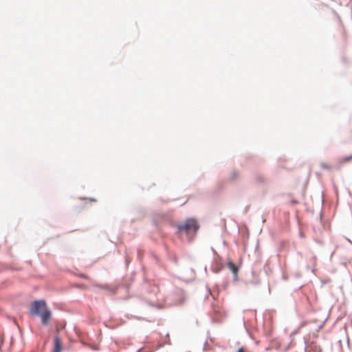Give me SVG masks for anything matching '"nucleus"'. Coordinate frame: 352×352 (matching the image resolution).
Instances as JSON below:
<instances>
[{"mask_svg": "<svg viewBox=\"0 0 352 352\" xmlns=\"http://www.w3.org/2000/svg\"><path fill=\"white\" fill-rule=\"evenodd\" d=\"M164 346V344H160L159 346V348L162 347Z\"/></svg>", "mask_w": 352, "mask_h": 352, "instance_id": "obj_33", "label": "nucleus"}, {"mask_svg": "<svg viewBox=\"0 0 352 352\" xmlns=\"http://www.w3.org/2000/svg\"><path fill=\"white\" fill-rule=\"evenodd\" d=\"M170 340H168V342H167V344H170Z\"/></svg>", "mask_w": 352, "mask_h": 352, "instance_id": "obj_37", "label": "nucleus"}, {"mask_svg": "<svg viewBox=\"0 0 352 352\" xmlns=\"http://www.w3.org/2000/svg\"><path fill=\"white\" fill-rule=\"evenodd\" d=\"M320 166L322 168L326 169V170H330L332 168L331 166H329V164H327L325 162H322L320 164Z\"/></svg>", "mask_w": 352, "mask_h": 352, "instance_id": "obj_14", "label": "nucleus"}, {"mask_svg": "<svg viewBox=\"0 0 352 352\" xmlns=\"http://www.w3.org/2000/svg\"><path fill=\"white\" fill-rule=\"evenodd\" d=\"M305 352H322V349L320 346L316 344L315 341H312L309 346L305 348Z\"/></svg>", "mask_w": 352, "mask_h": 352, "instance_id": "obj_8", "label": "nucleus"}, {"mask_svg": "<svg viewBox=\"0 0 352 352\" xmlns=\"http://www.w3.org/2000/svg\"><path fill=\"white\" fill-rule=\"evenodd\" d=\"M90 200H91V201H96V200L95 199H94V198L90 199Z\"/></svg>", "mask_w": 352, "mask_h": 352, "instance_id": "obj_31", "label": "nucleus"}, {"mask_svg": "<svg viewBox=\"0 0 352 352\" xmlns=\"http://www.w3.org/2000/svg\"><path fill=\"white\" fill-rule=\"evenodd\" d=\"M292 343V342H290V344H289L285 347V351H288V350L289 349V348H290V346H291Z\"/></svg>", "mask_w": 352, "mask_h": 352, "instance_id": "obj_23", "label": "nucleus"}, {"mask_svg": "<svg viewBox=\"0 0 352 352\" xmlns=\"http://www.w3.org/2000/svg\"><path fill=\"white\" fill-rule=\"evenodd\" d=\"M351 160H352V154L340 158L339 162L342 164L344 163H347Z\"/></svg>", "mask_w": 352, "mask_h": 352, "instance_id": "obj_11", "label": "nucleus"}, {"mask_svg": "<svg viewBox=\"0 0 352 352\" xmlns=\"http://www.w3.org/2000/svg\"><path fill=\"white\" fill-rule=\"evenodd\" d=\"M327 320H328V317H327V318L324 320V321L322 322V323L321 324H320V325L318 327L317 330H316L317 331H320V330L323 328L324 324V323L327 322Z\"/></svg>", "mask_w": 352, "mask_h": 352, "instance_id": "obj_15", "label": "nucleus"}, {"mask_svg": "<svg viewBox=\"0 0 352 352\" xmlns=\"http://www.w3.org/2000/svg\"><path fill=\"white\" fill-rule=\"evenodd\" d=\"M209 295H210L214 300H216L218 296V293L217 294H213L211 289L208 287H207V295L206 298H208Z\"/></svg>", "mask_w": 352, "mask_h": 352, "instance_id": "obj_12", "label": "nucleus"}, {"mask_svg": "<svg viewBox=\"0 0 352 352\" xmlns=\"http://www.w3.org/2000/svg\"><path fill=\"white\" fill-rule=\"evenodd\" d=\"M199 228L200 225L197 219L188 217L177 225L176 233L186 234L189 243H191L195 238Z\"/></svg>", "mask_w": 352, "mask_h": 352, "instance_id": "obj_2", "label": "nucleus"}, {"mask_svg": "<svg viewBox=\"0 0 352 352\" xmlns=\"http://www.w3.org/2000/svg\"><path fill=\"white\" fill-rule=\"evenodd\" d=\"M247 210H248V206L245 208V212H246Z\"/></svg>", "mask_w": 352, "mask_h": 352, "instance_id": "obj_36", "label": "nucleus"}, {"mask_svg": "<svg viewBox=\"0 0 352 352\" xmlns=\"http://www.w3.org/2000/svg\"><path fill=\"white\" fill-rule=\"evenodd\" d=\"M224 268V264L223 263V258L220 255H217V258H215L214 261L211 265V270L215 274L219 273Z\"/></svg>", "mask_w": 352, "mask_h": 352, "instance_id": "obj_4", "label": "nucleus"}, {"mask_svg": "<svg viewBox=\"0 0 352 352\" xmlns=\"http://www.w3.org/2000/svg\"><path fill=\"white\" fill-rule=\"evenodd\" d=\"M143 349L142 348L139 349L137 352H142Z\"/></svg>", "mask_w": 352, "mask_h": 352, "instance_id": "obj_28", "label": "nucleus"}, {"mask_svg": "<svg viewBox=\"0 0 352 352\" xmlns=\"http://www.w3.org/2000/svg\"><path fill=\"white\" fill-rule=\"evenodd\" d=\"M122 285L124 286L127 289L130 287V285L128 283H123V284L118 285L117 286H116L114 287H111L107 284H100L98 285V287L102 289L108 290V291L112 292L113 294H116L118 289Z\"/></svg>", "mask_w": 352, "mask_h": 352, "instance_id": "obj_6", "label": "nucleus"}, {"mask_svg": "<svg viewBox=\"0 0 352 352\" xmlns=\"http://www.w3.org/2000/svg\"><path fill=\"white\" fill-rule=\"evenodd\" d=\"M29 314L32 317H39L44 327L50 324L52 317V312L45 299L32 300L29 308Z\"/></svg>", "mask_w": 352, "mask_h": 352, "instance_id": "obj_1", "label": "nucleus"}, {"mask_svg": "<svg viewBox=\"0 0 352 352\" xmlns=\"http://www.w3.org/2000/svg\"><path fill=\"white\" fill-rule=\"evenodd\" d=\"M341 165H339L336 167L337 169H339L340 168Z\"/></svg>", "mask_w": 352, "mask_h": 352, "instance_id": "obj_34", "label": "nucleus"}, {"mask_svg": "<svg viewBox=\"0 0 352 352\" xmlns=\"http://www.w3.org/2000/svg\"><path fill=\"white\" fill-rule=\"evenodd\" d=\"M347 239V241H348L351 244H352V241H351L350 239Z\"/></svg>", "mask_w": 352, "mask_h": 352, "instance_id": "obj_32", "label": "nucleus"}, {"mask_svg": "<svg viewBox=\"0 0 352 352\" xmlns=\"http://www.w3.org/2000/svg\"><path fill=\"white\" fill-rule=\"evenodd\" d=\"M80 276L81 278H85V279H87V278H88L87 275H86L85 274H80Z\"/></svg>", "mask_w": 352, "mask_h": 352, "instance_id": "obj_22", "label": "nucleus"}, {"mask_svg": "<svg viewBox=\"0 0 352 352\" xmlns=\"http://www.w3.org/2000/svg\"><path fill=\"white\" fill-rule=\"evenodd\" d=\"M291 204H292V205H296V204H298V201L296 199H295V198L292 199H291Z\"/></svg>", "mask_w": 352, "mask_h": 352, "instance_id": "obj_20", "label": "nucleus"}, {"mask_svg": "<svg viewBox=\"0 0 352 352\" xmlns=\"http://www.w3.org/2000/svg\"><path fill=\"white\" fill-rule=\"evenodd\" d=\"M304 342H305V345L307 346V340H306V339H304Z\"/></svg>", "mask_w": 352, "mask_h": 352, "instance_id": "obj_30", "label": "nucleus"}, {"mask_svg": "<svg viewBox=\"0 0 352 352\" xmlns=\"http://www.w3.org/2000/svg\"><path fill=\"white\" fill-rule=\"evenodd\" d=\"M131 261V258L127 255H126V256H125V264H126V266L129 264Z\"/></svg>", "mask_w": 352, "mask_h": 352, "instance_id": "obj_19", "label": "nucleus"}, {"mask_svg": "<svg viewBox=\"0 0 352 352\" xmlns=\"http://www.w3.org/2000/svg\"><path fill=\"white\" fill-rule=\"evenodd\" d=\"M219 321H220L219 319L216 316H212L211 318L212 323H217V322H219Z\"/></svg>", "mask_w": 352, "mask_h": 352, "instance_id": "obj_16", "label": "nucleus"}, {"mask_svg": "<svg viewBox=\"0 0 352 352\" xmlns=\"http://www.w3.org/2000/svg\"><path fill=\"white\" fill-rule=\"evenodd\" d=\"M254 179L255 180V182L258 184H264L267 181L265 176L259 173H254Z\"/></svg>", "mask_w": 352, "mask_h": 352, "instance_id": "obj_9", "label": "nucleus"}, {"mask_svg": "<svg viewBox=\"0 0 352 352\" xmlns=\"http://www.w3.org/2000/svg\"><path fill=\"white\" fill-rule=\"evenodd\" d=\"M297 333H298V331H297V330H296V331H293V332L291 333V336H292V335H294V334Z\"/></svg>", "mask_w": 352, "mask_h": 352, "instance_id": "obj_26", "label": "nucleus"}, {"mask_svg": "<svg viewBox=\"0 0 352 352\" xmlns=\"http://www.w3.org/2000/svg\"><path fill=\"white\" fill-rule=\"evenodd\" d=\"M137 254H138V258L141 259L142 256H143L142 252L140 250L138 249V251H137Z\"/></svg>", "mask_w": 352, "mask_h": 352, "instance_id": "obj_18", "label": "nucleus"}, {"mask_svg": "<svg viewBox=\"0 0 352 352\" xmlns=\"http://www.w3.org/2000/svg\"><path fill=\"white\" fill-rule=\"evenodd\" d=\"M157 290H158V288H157V287H155L153 288V292H156V291H157Z\"/></svg>", "mask_w": 352, "mask_h": 352, "instance_id": "obj_27", "label": "nucleus"}, {"mask_svg": "<svg viewBox=\"0 0 352 352\" xmlns=\"http://www.w3.org/2000/svg\"><path fill=\"white\" fill-rule=\"evenodd\" d=\"M153 224L155 226V228H157V221L155 219H153Z\"/></svg>", "mask_w": 352, "mask_h": 352, "instance_id": "obj_25", "label": "nucleus"}, {"mask_svg": "<svg viewBox=\"0 0 352 352\" xmlns=\"http://www.w3.org/2000/svg\"><path fill=\"white\" fill-rule=\"evenodd\" d=\"M184 298H179L178 300L173 301L170 298H166L164 302L149 300L148 303L153 307H156L158 309H163L168 307L182 305L184 303Z\"/></svg>", "mask_w": 352, "mask_h": 352, "instance_id": "obj_3", "label": "nucleus"}, {"mask_svg": "<svg viewBox=\"0 0 352 352\" xmlns=\"http://www.w3.org/2000/svg\"><path fill=\"white\" fill-rule=\"evenodd\" d=\"M211 250H212V252L214 254V255L216 256V258H217V255H219L217 252V251L214 250V248H211Z\"/></svg>", "mask_w": 352, "mask_h": 352, "instance_id": "obj_21", "label": "nucleus"}, {"mask_svg": "<svg viewBox=\"0 0 352 352\" xmlns=\"http://www.w3.org/2000/svg\"><path fill=\"white\" fill-rule=\"evenodd\" d=\"M212 309L213 314L214 315H216L217 316L221 317L223 316V311L221 310L219 307L216 305L215 304H214V303L212 304Z\"/></svg>", "mask_w": 352, "mask_h": 352, "instance_id": "obj_10", "label": "nucleus"}, {"mask_svg": "<svg viewBox=\"0 0 352 352\" xmlns=\"http://www.w3.org/2000/svg\"><path fill=\"white\" fill-rule=\"evenodd\" d=\"M63 343L61 338L58 336H55L53 339V348L52 352H62Z\"/></svg>", "mask_w": 352, "mask_h": 352, "instance_id": "obj_7", "label": "nucleus"}, {"mask_svg": "<svg viewBox=\"0 0 352 352\" xmlns=\"http://www.w3.org/2000/svg\"><path fill=\"white\" fill-rule=\"evenodd\" d=\"M320 219H322V212H320Z\"/></svg>", "mask_w": 352, "mask_h": 352, "instance_id": "obj_29", "label": "nucleus"}, {"mask_svg": "<svg viewBox=\"0 0 352 352\" xmlns=\"http://www.w3.org/2000/svg\"><path fill=\"white\" fill-rule=\"evenodd\" d=\"M90 349L93 351H98L99 349V346L97 344H91L90 345Z\"/></svg>", "mask_w": 352, "mask_h": 352, "instance_id": "obj_17", "label": "nucleus"}, {"mask_svg": "<svg viewBox=\"0 0 352 352\" xmlns=\"http://www.w3.org/2000/svg\"><path fill=\"white\" fill-rule=\"evenodd\" d=\"M226 265L229 270L233 274L234 280L236 281L238 280L239 267L230 258H228Z\"/></svg>", "mask_w": 352, "mask_h": 352, "instance_id": "obj_5", "label": "nucleus"}, {"mask_svg": "<svg viewBox=\"0 0 352 352\" xmlns=\"http://www.w3.org/2000/svg\"><path fill=\"white\" fill-rule=\"evenodd\" d=\"M333 254H334V252H333L331 253V257H332V256H333Z\"/></svg>", "mask_w": 352, "mask_h": 352, "instance_id": "obj_35", "label": "nucleus"}, {"mask_svg": "<svg viewBox=\"0 0 352 352\" xmlns=\"http://www.w3.org/2000/svg\"><path fill=\"white\" fill-rule=\"evenodd\" d=\"M239 177V172L237 170H233L230 175V181H234Z\"/></svg>", "mask_w": 352, "mask_h": 352, "instance_id": "obj_13", "label": "nucleus"}, {"mask_svg": "<svg viewBox=\"0 0 352 352\" xmlns=\"http://www.w3.org/2000/svg\"><path fill=\"white\" fill-rule=\"evenodd\" d=\"M208 347V342H205L203 349L205 351Z\"/></svg>", "mask_w": 352, "mask_h": 352, "instance_id": "obj_24", "label": "nucleus"}]
</instances>
